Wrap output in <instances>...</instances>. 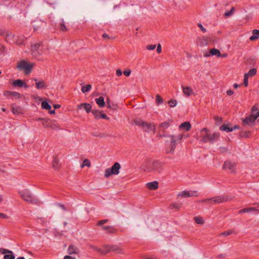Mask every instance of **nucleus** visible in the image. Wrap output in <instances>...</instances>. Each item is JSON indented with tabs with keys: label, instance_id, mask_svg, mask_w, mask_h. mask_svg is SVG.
Returning <instances> with one entry per match:
<instances>
[{
	"label": "nucleus",
	"instance_id": "obj_22",
	"mask_svg": "<svg viewBox=\"0 0 259 259\" xmlns=\"http://www.w3.org/2000/svg\"><path fill=\"white\" fill-rule=\"evenodd\" d=\"M191 125L189 121L184 122L179 126L180 129L185 130L186 131H189L191 129Z\"/></svg>",
	"mask_w": 259,
	"mask_h": 259
},
{
	"label": "nucleus",
	"instance_id": "obj_28",
	"mask_svg": "<svg viewBox=\"0 0 259 259\" xmlns=\"http://www.w3.org/2000/svg\"><path fill=\"white\" fill-rule=\"evenodd\" d=\"M38 120L41 121V123L45 127H49L51 120L47 118H39Z\"/></svg>",
	"mask_w": 259,
	"mask_h": 259
},
{
	"label": "nucleus",
	"instance_id": "obj_37",
	"mask_svg": "<svg viewBox=\"0 0 259 259\" xmlns=\"http://www.w3.org/2000/svg\"><path fill=\"white\" fill-rule=\"evenodd\" d=\"M49 127L53 130L59 128V125L55 121H51Z\"/></svg>",
	"mask_w": 259,
	"mask_h": 259
},
{
	"label": "nucleus",
	"instance_id": "obj_57",
	"mask_svg": "<svg viewBox=\"0 0 259 259\" xmlns=\"http://www.w3.org/2000/svg\"><path fill=\"white\" fill-rule=\"evenodd\" d=\"M116 73L118 76H120L122 75V72L121 70L118 69L116 70Z\"/></svg>",
	"mask_w": 259,
	"mask_h": 259
},
{
	"label": "nucleus",
	"instance_id": "obj_52",
	"mask_svg": "<svg viewBox=\"0 0 259 259\" xmlns=\"http://www.w3.org/2000/svg\"><path fill=\"white\" fill-rule=\"evenodd\" d=\"M155 45H151L147 46V49L149 50H154L156 48Z\"/></svg>",
	"mask_w": 259,
	"mask_h": 259
},
{
	"label": "nucleus",
	"instance_id": "obj_59",
	"mask_svg": "<svg viewBox=\"0 0 259 259\" xmlns=\"http://www.w3.org/2000/svg\"><path fill=\"white\" fill-rule=\"evenodd\" d=\"M198 26L203 32H205L206 31V30L203 27L202 24H198Z\"/></svg>",
	"mask_w": 259,
	"mask_h": 259
},
{
	"label": "nucleus",
	"instance_id": "obj_13",
	"mask_svg": "<svg viewBox=\"0 0 259 259\" xmlns=\"http://www.w3.org/2000/svg\"><path fill=\"white\" fill-rule=\"evenodd\" d=\"M40 46V43H36L31 46V51L33 56H37L41 54V53L38 51V49Z\"/></svg>",
	"mask_w": 259,
	"mask_h": 259
},
{
	"label": "nucleus",
	"instance_id": "obj_1",
	"mask_svg": "<svg viewBox=\"0 0 259 259\" xmlns=\"http://www.w3.org/2000/svg\"><path fill=\"white\" fill-rule=\"evenodd\" d=\"M163 131V133L159 134L158 136L160 138L165 137L170 139L169 142L166 141V152L168 154H172L174 152L175 149L176 147V145L181 142L183 138L184 135L179 134L177 135H167L165 133V131Z\"/></svg>",
	"mask_w": 259,
	"mask_h": 259
},
{
	"label": "nucleus",
	"instance_id": "obj_48",
	"mask_svg": "<svg viewBox=\"0 0 259 259\" xmlns=\"http://www.w3.org/2000/svg\"><path fill=\"white\" fill-rule=\"evenodd\" d=\"M12 111L14 114H18L21 112V109L19 107H13L12 108Z\"/></svg>",
	"mask_w": 259,
	"mask_h": 259
},
{
	"label": "nucleus",
	"instance_id": "obj_43",
	"mask_svg": "<svg viewBox=\"0 0 259 259\" xmlns=\"http://www.w3.org/2000/svg\"><path fill=\"white\" fill-rule=\"evenodd\" d=\"M156 102L157 105L162 104L163 103V99L159 95L156 96Z\"/></svg>",
	"mask_w": 259,
	"mask_h": 259
},
{
	"label": "nucleus",
	"instance_id": "obj_16",
	"mask_svg": "<svg viewBox=\"0 0 259 259\" xmlns=\"http://www.w3.org/2000/svg\"><path fill=\"white\" fill-rule=\"evenodd\" d=\"M182 89L184 94L187 97L194 94L192 89L189 87L182 86Z\"/></svg>",
	"mask_w": 259,
	"mask_h": 259
},
{
	"label": "nucleus",
	"instance_id": "obj_45",
	"mask_svg": "<svg viewBox=\"0 0 259 259\" xmlns=\"http://www.w3.org/2000/svg\"><path fill=\"white\" fill-rule=\"evenodd\" d=\"M201 202L208 204H213L212 198L203 199L201 200Z\"/></svg>",
	"mask_w": 259,
	"mask_h": 259
},
{
	"label": "nucleus",
	"instance_id": "obj_44",
	"mask_svg": "<svg viewBox=\"0 0 259 259\" xmlns=\"http://www.w3.org/2000/svg\"><path fill=\"white\" fill-rule=\"evenodd\" d=\"M168 104L170 107H174L177 105V102L176 100H171L168 101Z\"/></svg>",
	"mask_w": 259,
	"mask_h": 259
},
{
	"label": "nucleus",
	"instance_id": "obj_40",
	"mask_svg": "<svg viewBox=\"0 0 259 259\" xmlns=\"http://www.w3.org/2000/svg\"><path fill=\"white\" fill-rule=\"evenodd\" d=\"M256 73V70L255 68H252L249 70L248 73H245V74L248 76H252L254 75Z\"/></svg>",
	"mask_w": 259,
	"mask_h": 259
},
{
	"label": "nucleus",
	"instance_id": "obj_39",
	"mask_svg": "<svg viewBox=\"0 0 259 259\" xmlns=\"http://www.w3.org/2000/svg\"><path fill=\"white\" fill-rule=\"evenodd\" d=\"M52 165H53V167L57 169L59 167V160L58 159V158L55 157L53 160V162H52Z\"/></svg>",
	"mask_w": 259,
	"mask_h": 259
},
{
	"label": "nucleus",
	"instance_id": "obj_63",
	"mask_svg": "<svg viewBox=\"0 0 259 259\" xmlns=\"http://www.w3.org/2000/svg\"><path fill=\"white\" fill-rule=\"evenodd\" d=\"M227 256L226 254H225V253H223V254H219L218 256V258H225Z\"/></svg>",
	"mask_w": 259,
	"mask_h": 259
},
{
	"label": "nucleus",
	"instance_id": "obj_62",
	"mask_svg": "<svg viewBox=\"0 0 259 259\" xmlns=\"http://www.w3.org/2000/svg\"><path fill=\"white\" fill-rule=\"evenodd\" d=\"M102 37L104 39H107V38H109L110 37L109 36L108 34H107V33H104L102 35Z\"/></svg>",
	"mask_w": 259,
	"mask_h": 259
},
{
	"label": "nucleus",
	"instance_id": "obj_12",
	"mask_svg": "<svg viewBox=\"0 0 259 259\" xmlns=\"http://www.w3.org/2000/svg\"><path fill=\"white\" fill-rule=\"evenodd\" d=\"M178 195L184 198L196 197L198 196V193L196 191H183L179 193Z\"/></svg>",
	"mask_w": 259,
	"mask_h": 259
},
{
	"label": "nucleus",
	"instance_id": "obj_11",
	"mask_svg": "<svg viewBox=\"0 0 259 259\" xmlns=\"http://www.w3.org/2000/svg\"><path fill=\"white\" fill-rule=\"evenodd\" d=\"M0 253L5 254L4 259H15V258L13 251L7 249L0 248Z\"/></svg>",
	"mask_w": 259,
	"mask_h": 259
},
{
	"label": "nucleus",
	"instance_id": "obj_49",
	"mask_svg": "<svg viewBox=\"0 0 259 259\" xmlns=\"http://www.w3.org/2000/svg\"><path fill=\"white\" fill-rule=\"evenodd\" d=\"M248 76L244 75V79H243V84L245 87H247L248 85Z\"/></svg>",
	"mask_w": 259,
	"mask_h": 259
},
{
	"label": "nucleus",
	"instance_id": "obj_51",
	"mask_svg": "<svg viewBox=\"0 0 259 259\" xmlns=\"http://www.w3.org/2000/svg\"><path fill=\"white\" fill-rule=\"evenodd\" d=\"M181 207V204H178L177 203H172L171 204V207L173 208H176V209H179Z\"/></svg>",
	"mask_w": 259,
	"mask_h": 259
},
{
	"label": "nucleus",
	"instance_id": "obj_46",
	"mask_svg": "<svg viewBox=\"0 0 259 259\" xmlns=\"http://www.w3.org/2000/svg\"><path fill=\"white\" fill-rule=\"evenodd\" d=\"M194 220H195V222L198 224H203L204 223V222L202 220V219L201 217H196L194 218Z\"/></svg>",
	"mask_w": 259,
	"mask_h": 259
},
{
	"label": "nucleus",
	"instance_id": "obj_6",
	"mask_svg": "<svg viewBox=\"0 0 259 259\" xmlns=\"http://www.w3.org/2000/svg\"><path fill=\"white\" fill-rule=\"evenodd\" d=\"M33 66V63H29L25 60H22L17 67L19 70H24L26 74H28L31 72Z\"/></svg>",
	"mask_w": 259,
	"mask_h": 259
},
{
	"label": "nucleus",
	"instance_id": "obj_4",
	"mask_svg": "<svg viewBox=\"0 0 259 259\" xmlns=\"http://www.w3.org/2000/svg\"><path fill=\"white\" fill-rule=\"evenodd\" d=\"M21 198L26 202L36 204L38 200L27 189L23 190L19 192Z\"/></svg>",
	"mask_w": 259,
	"mask_h": 259
},
{
	"label": "nucleus",
	"instance_id": "obj_7",
	"mask_svg": "<svg viewBox=\"0 0 259 259\" xmlns=\"http://www.w3.org/2000/svg\"><path fill=\"white\" fill-rule=\"evenodd\" d=\"M120 167V164L118 162H115L111 168L105 169L104 174L105 177L108 178L112 175H118L119 173Z\"/></svg>",
	"mask_w": 259,
	"mask_h": 259
},
{
	"label": "nucleus",
	"instance_id": "obj_50",
	"mask_svg": "<svg viewBox=\"0 0 259 259\" xmlns=\"http://www.w3.org/2000/svg\"><path fill=\"white\" fill-rule=\"evenodd\" d=\"M108 222V220H107V219L102 220L99 221L97 223V225L99 226H101L103 224L107 223Z\"/></svg>",
	"mask_w": 259,
	"mask_h": 259
},
{
	"label": "nucleus",
	"instance_id": "obj_36",
	"mask_svg": "<svg viewBox=\"0 0 259 259\" xmlns=\"http://www.w3.org/2000/svg\"><path fill=\"white\" fill-rule=\"evenodd\" d=\"M41 107L46 110H50L51 108V105L46 101H43L41 103Z\"/></svg>",
	"mask_w": 259,
	"mask_h": 259
},
{
	"label": "nucleus",
	"instance_id": "obj_47",
	"mask_svg": "<svg viewBox=\"0 0 259 259\" xmlns=\"http://www.w3.org/2000/svg\"><path fill=\"white\" fill-rule=\"evenodd\" d=\"M84 166H87L88 167H90L91 166V162L89 160H88L87 159H85V160H84L83 163L81 165V167H82Z\"/></svg>",
	"mask_w": 259,
	"mask_h": 259
},
{
	"label": "nucleus",
	"instance_id": "obj_5",
	"mask_svg": "<svg viewBox=\"0 0 259 259\" xmlns=\"http://www.w3.org/2000/svg\"><path fill=\"white\" fill-rule=\"evenodd\" d=\"M134 123L139 126H141L144 131L146 132H153L154 133L155 131V126L152 123H148L140 119H135L134 120Z\"/></svg>",
	"mask_w": 259,
	"mask_h": 259
},
{
	"label": "nucleus",
	"instance_id": "obj_35",
	"mask_svg": "<svg viewBox=\"0 0 259 259\" xmlns=\"http://www.w3.org/2000/svg\"><path fill=\"white\" fill-rule=\"evenodd\" d=\"M24 38L22 36H18L17 39L15 40V44H16L17 45H21L23 44V42L24 41Z\"/></svg>",
	"mask_w": 259,
	"mask_h": 259
},
{
	"label": "nucleus",
	"instance_id": "obj_34",
	"mask_svg": "<svg viewBox=\"0 0 259 259\" xmlns=\"http://www.w3.org/2000/svg\"><path fill=\"white\" fill-rule=\"evenodd\" d=\"M198 44L200 46H206L208 44L207 40L205 38H199L198 41Z\"/></svg>",
	"mask_w": 259,
	"mask_h": 259
},
{
	"label": "nucleus",
	"instance_id": "obj_54",
	"mask_svg": "<svg viewBox=\"0 0 259 259\" xmlns=\"http://www.w3.org/2000/svg\"><path fill=\"white\" fill-rule=\"evenodd\" d=\"M123 74L126 76H128L131 73V70L130 69L124 70L123 72Z\"/></svg>",
	"mask_w": 259,
	"mask_h": 259
},
{
	"label": "nucleus",
	"instance_id": "obj_55",
	"mask_svg": "<svg viewBox=\"0 0 259 259\" xmlns=\"http://www.w3.org/2000/svg\"><path fill=\"white\" fill-rule=\"evenodd\" d=\"M100 118H103L106 120H108L109 119V117H108L106 114L102 113H101Z\"/></svg>",
	"mask_w": 259,
	"mask_h": 259
},
{
	"label": "nucleus",
	"instance_id": "obj_30",
	"mask_svg": "<svg viewBox=\"0 0 259 259\" xmlns=\"http://www.w3.org/2000/svg\"><path fill=\"white\" fill-rule=\"evenodd\" d=\"M220 130L227 132H230L233 131V128L230 127L228 124H223L220 127Z\"/></svg>",
	"mask_w": 259,
	"mask_h": 259
},
{
	"label": "nucleus",
	"instance_id": "obj_56",
	"mask_svg": "<svg viewBox=\"0 0 259 259\" xmlns=\"http://www.w3.org/2000/svg\"><path fill=\"white\" fill-rule=\"evenodd\" d=\"M90 248L100 252V251H101V249L95 246L91 245V246H90Z\"/></svg>",
	"mask_w": 259,
	"mask_h": 259
},
{
	"label": "nucleus",
	"instance_id": "obj_24",
	"mask_svg": "<svg viewBox=\"0 0 259 259\" xmlns=\"http://www.w3.org/2000/svg\"><path fill=\"white\" fill-rule=\"evenodd\" d=\"M259 38V30L254 29L252 31V35L250 37L249 39L251 41H254Z\"/></svg>",
	"mask_w": 259,
	"mask_h": 259
},
{
	"label": "nucleus",
	"instance_id": "obj_61",
	"mask_svg": "<svg viewBox=\"0 0 259 259\" xmlns=\"http://www.w3.org/2000/svg\"><path fill=\"white\" fill-rule=\"evenodd\" d=\"M0 218L4 219H6L8 218V215L4 213H0Z\"/></svg>",
	"mask_w": 259,
	"mask_h": 259
},
{
	"label": "nucleus",
	"instance_id": "obj_17",
	"mask_svg": "<svg viewBox=\"0 0 259 259\" xmlns=\"http://www.w3.org/2000/svg\"><path fill=\"white\" fill-rule=\"evenodd\" d=\"M111 251H113L116 254H123L124 252L121 248L118 245H110Z\"/></svg>",
	"mask_w": 259,
	"mask_h": 259
},
{
	"label": "nucleus",
	"instance_id": "obj_26",
	"mask_svg": "<svg viewBox=\"0 0 259 259\" xmlns=\"http://www.w3.org/2000/svg\"><path fill=\"white\" fill-rule=\"evenodd\" d=\"M95 101L101 108L104 107L105 106L104 99L103 97H100L99 98H96Z\"/></svg>",
	"mask_w": 259,
	"mask_h": 259
},
{
	"label": "nucleus",
	"instance_id": "obj_53",
	"mask_svg": "<svg viewBox=\"0 0 259 259\" xmlns=\"http://www.w3.org/2000/svg\"><path fill=\"white\" fill-rule=\"evenodd\" d=\"M245 211V212H250L252 211L256 210V209L254 207H249V208H244Z\"/></svg>",
	"mask_w": 259,
	"mask_h": 259
},
{
	"label": "nucleus",
	"instance_id": "obj_21",
	"mask_svg": "<svg viewBox=\"0 0 259 259\" xmlns=\"http://www.w3.org/2000/svg\"><path fill=\"white\" fill-rule=\"evenodd\" d=\"M82 107H84V110L87 113L92 112V105L89 103H82L78 105V108L80 109Z\"/></svg>",
	"mask_w": 259,
	"mask_h": 259
},
{
	"label": "nucleus",
	"instance_id": "obj_38",
	"mask_svg": "<svg viewBox=\"0 0 259 259\" xmlns=\"http://www.w3.org/2000/svg\"><path fill=\"white\" fill-rule=\"evenodd\" d=\"M233 233H234L233 231H232V230H229V231H225V232H223L222 233H220L219 235V236H220V237H221V236L226 237V236H229V235H230L232 234Z\"/></svg>",
	"mask_w": 259,
	"mask_h": 259
},
{
	"label": "nucleus",
	"instance_id": "obj_58",
	"mask_svg": "<svg viewBox=\"0 0 259 259\" xmlns=\"http://www.w3.org/2000/svg\"><path fill=\"white\" fill-rule=\"evenodd\" d=\"M157 52L158 53H160L162 51L161 47L160 44H158L157 47Z\"/></svg>",
	"mask_w": 259,
	"mask_h": 259
},
{
	"label": "nucleus",
	"instance_id": "obj_9",
	"mask_svg": "<svg viewBox=\"0 0 259 259\" xmlns=\"http://www.w3.org/2000/svg\"><path fill=\"white\" fill-rule=\"evenodd\" d=\"M224 170H228L230 174H236V163L234 162L227 160L225 161L223 166Z\"/></svg>",
	"mask_w": 259,
	"mask_h": 259
},
{
	"label": "nucleus",
	"instance_id": "obj_14",
	"mask_svg": "<svg viewBox=\"0 0 259 259\" xmlns=\"http://www.w3.org/2000/svg\"><path fill=\"white\" fill-rule=\"evenodd\" d=\"M204 56L205 57H209L210 56H215L218 57H219L220 56H221V53L218 49L213 48L210 50L209 54H205Z\"/></svg>",
	"mask_w": 259,
	"mask_h": 259
},
{
	"label": "nucleus",
	"instance_id": "obj_41",
	"mask_svg": "<svg viewBox=\"0 0 259 259\" xmlns=\"http://www.w3.org/2000/svg\"><path fill=\"white\" fill-rule=\"evenodd\" d=\"M60 29L62 31H66L67 30V27L65 25V22L63 20H61V22L60 24Z\"/></svg>",
	"mask_w": 259,
	"mask_h": 259
},
{
	"label": "nucleus",
	"instance_id": "obj_8",
	"mask_svg": "<svg viewBox=\"0 0 259 259\" xmlns=\"http://www.w3.org/2000/svg\"><path fill=\"white\" fill-rule=\"evenodd\" d=\"M164 163L157 160H154L151 164V165L148 168L149 171H153L160 173L163 168Z\"/></svg>",
	"mask_w": 259,
	"mask_h": 259
},
{
	"label": "nucleus",
	"instance_id": "obj_60",
	"mask_svg": "<svg viewBox=\"0 0 259 259\" xmlns=\"http://www.w3.org/2000/svg\"><path fill=\"white\" fill-rule=\"evenodd\" d=\"M8 33L7 32H6L5 30L3 29H0V35L2 36L6 35V33Z\"/></svg>",
	"mask_w": 259,
	"mask_h": 259
},
{
	"label": "nucleus",
	"instance_id": "obj_31",
	"mask_svg": "<svg viewBox=\"0 0 259 259\" xmlns=\"http://www.w3.org/2000/svg\"><path fill=\"white\" fill-rule=\"evenodd\" d=\"M110 252H111L110 245L104 246L103 248L101 249V251H100V253L102 254H106Z\"/></svg>",
	"mask_w": 259,
	"mask_h": 259
},
{
	"label": "nucleus",
	"instance_id": "obj_64",
	"mask_svg": "<svg viewBox=\"0 0 259 259\" xmlns=\"http://www.w3.org/2000/svg\"><path fill=\"white\" fill-rule=\"evenodd\" d=\"M64 259H75V258L71 256L66 255L64 256Z\"/></svg>",
	"mask_w": 259,
	"mask_h": 259
},
{
	"label": "nucleus",
	"instance_id": "obj_3",
	"mask_svg": "<svg viewBox=\"0 0 259 259\" xmlns=\"http://www.w3.org/2000/svg\"><path fill=\"white\" fill-rule=\"evenodd\" d=\"M259 117V106L255 105L252 108L251 114L243 120L244 126H252L253 122Z\"/></svg>",
	"mask_w": 259,
	"mask_h": 259
},
{
	"label": "nucleus",
	"instance_id": "obj_32",
	"mask_svg": "<svg viewBox=\"0 0 259 259\" xmlns=\"http://www.w3.org/2000/svg\"><path fill=\"white\" fill-rule=\"evenodd\" d=\"M92 89V85L91 84H87L83 85L81 88V92L83 93L89 92Z\"/></svg>",
	"mask_w": 259,
	"mask_h": 259
},
{
	"label": "nucleus",
	"instance_id": "obj_20",
	"mask_svg": "<svg viewBox=\"0 0 259 259\" xmlns=\"http://www.w3.org/2000/svg\"><path fill=\"white\" fill-rule=\"evenodd\" d=\"M6 40L10 44L14 43L15 40V35L10 32L7 33Z\"/></svg>",
	"mask_w": 259,
	"mask_h": 259
},
{
	"label": "nucleus",
	"instance_id": "obj_2",
	"mask_svg": "<svg viewBox=\"0 0 259 259\" xmlns=\"http://www.w3.org/2000/svg\"><path fill=\"white\" fill-rule=\"evenodd\" d=\"M201 136L203 142L213 143L219 138L220 134L219 133L211 134L206 128H204L201 131Z\"/></svg>",
	"mask_w": 259,
	"mask_h": 259
},
{
	"label": "nucleus",
	"instance_id": "obj_27",
	"mask_svg": "<svg viewBox=\"0 0 259 259\" xmlns=\"http://www.w3.org/2000/svg\"><path fill=\"white\" fill-rule=\"evenodd\" d=\"M68 252L70 254H72L73 253L77 254L78 253V249L77 247L71 245H70L68 248Z\"/></svg>",
	"mask_w": 259,
	"mask_h": 259
},
{
	"label": "nucleus",
	"instance_id": "obj_33",
	"mask_svg": "<svg viewBox=\"0 0 259 259\" xmlns=\"http://www.w3.org/2000/svg\"><path fill=\"white\" fill-rule=\"evenodd\" d=\"M92 113L93 114L96 119H98L100 118V116L102 113L101 111L93 109L92 110Z\"/></svg>",
	"mask_w": 259,
	"mask_h": 259
},
{
	"label": "nucleus",
	"instance_id": "obj_15",
	"mask_svg": "<svg viewBox=\"0 0 259 259\" xmlns=\"http://www.w3.org/2000/svg\"><path fill=\"white\" fill-rule=\"evenodd\" d=\"M13 85L14 87H23L24 88H27L28 86L24 81L21 79H17L13 81Z\"/></svg>",
	"mask_w": 259,
	"mask_h": 259
},
{
	"label": "nucleus",
	"instance_id": "obj_18",
	"mask_svg": "<svg viewBox=\"0 0 259 259\" xmlns=\"http://www.w3.org/2000/svg\"><path fill=\"white\" fill-rule=\"evenodd\" d=\"M172 122V120L170 119H168L166 121H165L162 123H161L159 125V127L161 128L162 130H165L167 129L171 124Z\"/></svg>",
	"mask_w": 259,
	"mask_h": 259
},
{
	"label": "nucleus",
	"instance_id": "obj_42",
	"mask_svg": "<svg viewBox=\"0 0 259 259\" xmlns=\"http://www.w3.org/2000/svg\"><path fill=\"white\" fill-rule=\"evenodd\" d=\"M235 11V8L232 7L229 11L226 12L224 14V16L226 17L231 16Z\"/></svg>",
	"mask_w": 259,
	"mask_h": 259
},
{
	"label": "nucleus",
	"instance_id": "obj_29",
	"mask_svg": "<svg viewBox=\"0 0 259 259\" xmlns=\"http://www.w3.org/2000/svg\"><path fill=\"white\" fill-rule=\"evenodd\" d=\"M102 229L110 233H114L116 231V229L112 226H103Z\"/></svg>",
	"mask_w": 259,
	"mask_h": 259
},
{
	"label": "nucleus",
	"instance_id": "obj_23",
	"mask_svg": "<svg viewBox=\"0 0 259 259\" xmlns=\"http://www.w3.org/2000/svg\"><path fill=\"white\" fill-rule=\"evenodd\" d=\"M158 183L157 181L148 183L146 184L147 187L150 190H156L158 188Z\"/></svg>",
	"mask_w": 259,
	"mask_h": 259
},
{
	"label": "nucleus",
	"instance_id": "obj_10",
	"mask_svg": "<svg viewBox=\"0 0 259 259\" xmlns=\"http://www.w3.org/2000/svg\"><path fill=\"white\" fill-rule=\"evenodd\" d=\"M231 199L232 198L228 195H219L212 198L213 204L229 201L231 200Z\"/></svg>",
	"mask_w": 259,
	"mask_h": 259
},
{
	"label": "nucleus",
	"instance_id": "obj_19",
	"mask_svg": "<svg viewBox=\"0 0 259 259\" xmlns=\"http://www.w3.org/2000/svg\"><path fill=\"white\" fill-rule=\"evenodd\" d=\"M35 81L36 88L37 89H45L47 87L46 83L43 80L39 81L36 78L34 79Z\"/></svg>",
	"mask_w": 259,
	"mask_h": 259
},
{
	"label": "nucleus",
	"instance_id": "obj_25",
	"mask_svg": "<svg viewBox=\"0 0 259 259\" xmlns=\"http://www.w3.org/2000/svg\"><path fill=\"white\" fill-rule=\"evenodd\" d=\"M4 95L5 96H12L18 99H19L21 97V94L16 92L6 91L4 93Z\"/></svg>",
	"mask_w": 259,
	"mask_h": 259
}]
</instances>
